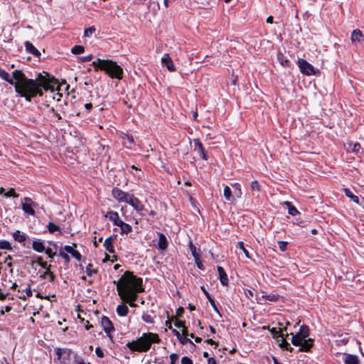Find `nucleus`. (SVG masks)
<instances>
[{
    "label": "nucleus",
    "mask_w": 364,
    "mask_h": 364,
    "mask_svg": "<svg viewBox=\"0 0 364 364\" xmlns=\"http://www.w3.org/2000/svg\"><path fill=\"white\" fill-rule=\"evenodd\" d=\"M262 298L264 299L265 300H268L269 301L275 302V301H277L279 300V294H265V295H262Z\"/></svg>",
    "instance_id": "36"
},
{
    "label": "nucleus",
    "mask_w": 364,
    "mask_h": 364,
    "mask_svg": "<svg viewBox=\"0 0 364 364\" xmlns=\"http://www.w3.org/2000/svg\"><path fill=\"white\" fill-rule=\"evenodd\" d=\"M141 318L142 320L147 323H154V318L153 317L149 315V314H143L142 316H141Z\"/></svg>",
    "instance_id": "46"
},
{
    "label": "nucleus",
    "mask_w": 364,
    "mask_h": 364,
    "mask_svg": "<svg viewBox=\"0 0 364 364\" xmlns=\"http://www.w3.org/2000/svg\"><path fill=\"white\" fill-rule=\"evenodd\" d=\"M159 235V241L157 248L161 251H164L167 249L168 247V240L166 237L164 233L158 232Z\"/></svg>",
    "instance_id": "17"
},
{
    "label": "nucleus",
    "mask_w": 364,
    "mask_h": 364,
    "mask_svg": "<svg viewBox=\"0 0 364 364\" xmlns=\"http://www.w3.org/2000/svg\"><path fill=\"white\" fill-rule=\"evenodd\" d=\"M24 202L21 204V208L24 211L25 213L30 215H35V210L34 208L38 207V203L36 202H33L31 198L28 197H25L23 198Z\"/></svg>",
    "instance_id": "9"
},
{
    "label": "nucleus",
    "mask_w": 364,
    "mask_h": 364,
    "mask_svg": "<svg viewBox=\"0 0 364 364\" xmlns=\"http://www.w3.org/2000/svg\"><path fill=\"white\" fill-rule=\"evenodd\" d=\"M117 238V235H113L109 237H107L105 242H104V247H105V249L109 252V253H114L115 252V250H114V247L113 245V240H115Z\"/></svg>",
    "instance_id": "18"
},
{
    "label": "nucleus",
    "mask_w": 364,
    "mask_h": 364,
    "mask_svg": "<svg viewBox=\"0 0 364 364\" xmlns=\"http://www.w3.org/2000/svg\"><path fill=\"white\" fill-rule=\"evenodd\" d=\"M105 217L109 218V220L113 223H115V222L119 218L118 213L113 210L108 211Z\"/></svg>",
    "instance_id": "34"
},
{
    "label": "nucleus",
    "mask_w": 364,
    "mask_h": 364,
    "mask_svg": "<svg viewBox=\"0 0 364 364\" xmlns=\"http://www.w3.org/2000/svg\"><path fill=\"white\" fill-rule=\"evenodd\" d=\"M171 364H176V362L178 360V355L176 353H172L170 355Z\"/></svg>",
    "instance_id": "60"
},
{
    "label": "nucleus",
    "mask_w": 364,
    "mask_h": 364,
    "mask_svg": "<svg viewBox=\"0 0 364 364\" xmlns=\"http://www.w3.org/2000/svg\"><path fill=\"white\" fill-rule=\"evenodd\" d=\"M224 186V197L227 200L233 202L235 200V198L232 196L230 188L226 185H225Z\"/></svg>",
    "instance_id": "32"
},
{
    "label": "nucleus",
    "mask_w": 364,
    "mask_h": 364,
    "mask_svg": "<svg viewBox=\"0 0 364 364\" xmlns=\"http://www.w3.org/2000/svg\"><path fill=\"white\" fill-rule=\"evenodd\" d=\"M343 193H345L346 197L350 198L354 203H355L357 204L359 203V198H358V197L357 196L354 195L349 188H345L343 189Z\"/></svg>",
    "instance_id": "28"
},
{
    "label": "nucleus",
    "mask_w": 364,
    "mask_h": 364,
    "mask_svg": "<svg viewBox=\"0 0 364 364\" xmlns=\"http://www.w3.org/2000/svg\"><path fill=\"white\" fill-rule=\"evenodd\" d=\"M15 74L18 80H23L21 97H24L28 102H31L33 98L37 96H43V90L53 92L55 90H60L64 85L65 86V90H68L70 87L65 80L59 83L58 80L50 75L48 73H39L35 80L27 78L22 71H16Z\"/></svg>",
    "instance_id": "1"
},
{
    "label": "nucleus",
    "mask_w": 364,
    "mask_h": 364,
    "mask_svg": "<svg viewBox=\"0 0 364 364\" xmlns=\"http://www.w3.org/2000/svg\"><path fill=\"white\" fill-rule=\"evenodd\" d=\"M190 250L191 251L192 255L195 259V261L199 260L200 255L196 252V247L191 242Z\"/></svg>",
    "instance_id": "45"
},
{
    "label": "nucleus",
    "mask_w": 364,
    "mask_h": 364,
    "mask_svg": "<svg viewBox=\"0 0 364 364\" xmlns=\"http://www.w3.org/2000/svg\"><path fill=\"white\" fill-rule=\"evenodd\" d=\"M174 325L177 328H183L185 326V321L181 320H176L174 322Z\"/></svg>",
    "instance_id": "61"
},
{
    "label": "nucleus",
    "mask_w": 364,
    "mask_h": 364,
    "mask_svg": "<svg viewBox=\"0 0 364 364\" xmlns=\"http://www.w3.org/2000/svg\"><path fill=\"white\" fill-rule=\"evenodd\" d=\"M100 323L101 326L104 331L105 332V333L107 334V337L110 340H112V333L114 331L115 329L112 321L107 316H103L101 318Z\"/></svg>",
    "instance_id": "8"
},
{
    "label": "nucleus",
    "mask_w": 364,
    "mask_h": 364,
    "mask_svg": "<svg viewBox=\"0 0 364 364\" xmlns=\"http://www.w3.org/2000/svg\"><path fill=\"white\" fill-rule=\"evenodd\" d=\"M45 274H48V276H49L50 282H54L55 276L50 270H49V269L46 270L45 272Z\"/></svg>",
    "instance_id": "57"
},
{
    "label": "nucleus",
    "mask_w": 364,
    "mask_h": 364,
    "mask_svg": "<svg viewBox=\"0 0 364 364\" xmlns=\"http://www.w3.org/2000/svg\"><path fill=\"white\" fill-rule=\"evenodd\" d=\"M162 65L166 67L168 71L173 72L176 70L175 65L168 53H166L161 58Z\"/></svg>",
    "instance_id": "13"
},
{
    "label": "nucleus",
    "mask_w": 364,
    "mask_h": 364,
    "mask_svg": "<svg viewBox=\"0 0 364 364\" xmlns=\"http://www.w3.org/2000/svg\"><path fill=\"white\" fill-rule=\"evenodd\" d=\"M47 228L50 233H54L56 231H59L60 234L61 233V232L60 231V227L52 222H50L48 224Z\"/></svg>",
    "instance_id": "39"
},
{
    "label": "nucleus",
    "mask_w": 364,
    "mask_h": 364,
    "mask_svg": "<svg viewBox=\"0 0 364 364\" xmlns=\"http://www.w3.org/2000/svg\"><path fill=\"white\" fill-rule=\"evenodd\" d=\"M74 358L75 362L77 363V364H87L83 360L82 358H80L77 353H75Z\"/></svg>",
    "instance_id": "55"
},
{
    "label": "nucleus",
    "mask_w": 364,
    "mask_h": 364,
    "mask_svg": "<svg viewBox=\"0 0 364 364\" xmlns=\"http://www.w3.org/2000/svg\"><path fill=\"white\" fill-rule=\"evenodd\" d=\"M85 52V47L80 45H75L71 49V53L75 55L80 54Z\"/></svg>",
    "instance_id": "38"
},
{
    "label": "nucleus",
    "mask_w": 364,
    "mask_h": 364,
    "mask_svg": "<svg viewBox=\"0 0 364 364\" xmlns=\"http://www.w3.org/2000/svg\"><path fill=\"white\" fill-rule=\"evenodd\" d=\"M40 266L43 268V269H46V270L48 269H50V265H48L47 262H41L40 264Z\"/></svg>",
    "instance_id": "64"
},
{
    "label": "nucleus",
    "mask_w": 364,
    "mask_h": 364,
    "mask_svg": "<svg viewBox=\"0 0 364 364\" xmlns=\"http://www.w3.org/2000/svg\"><path fill=\"white\" fill-rule=\"evenodd\" d=\"M277 60L283 67L291 68L292 65L290 60L281 52L277 54Z\"/></svg>",
    "instance_id": "23"
},
{
    "label": "nucleus",
    "mask_w": 364,
    "mask_h": 364,
    "mask_svg": "<svg viewBox=\"0 0 364 364\" xmlns=\"http://www.w3.org/2000/svg\"><path fill=\"white\" fill-rule=\"evenodd\" d=\"M303 339L307 338L309 336V328L306 325L300 326L299 331L297 333Z\"/></svg>",
    "instance_id": "29"
},
{
    "label": "nucleus",
    "mask_w": 364,
    "mask_h": 364,
    "mask_svg": "<svg viewBox=\"0 0 364 364\" xmlns=\"http://www.w3.org/2000/svg\"><path fill=\"white\" fill-rule=\"evenodd\" d=\"M194 151L205 161L208 159V156L204 149V146L199 139H194Z\"/></svg>",
    "instance_id": "12"
},
{
    "label": "nucleus",
    "mask_w": 364,
    "mask_h": 364,
    "mask_svg": "<svg viewBox=\"0 0 364 364\" xmlns=\"http://www.w3.org/2000/svg\"><path fill=\"white\" fill-rule=\"evenodd\" d=\"M13 237L14 239L20 242V243H23V242L26 241V235L24 234V233H22L21 231L19 230H16L14 233H13Z\"/></svg>",
    "instance_id": "27"
},
{
    "label": "nucleus",
    "mask_w": 364,
    "mask_h": 364,
    "mask_svg": "<svg viewBox=\"0 0 364 364\" xmlns=\"http://www.w3.org/2000/svg\"><path fill=\"white\" fill-rule=\"evenodd\" d=\"M297 65L301 73L306 75H316V70L314 67L308 63L306 60L299 58L297 60Z\"/></svg>",
    "instance_id": "6"
},
{
    "label": "nucleus",
    "mask_w": 364,
    "mask_h": 364,
    "mask_svg": "<svg viewBox=\"0 0 364 364\" xmlns=\"http://www.w3.org/2000/svg\"><path fill=\"white\" fill-rule=\"evenodd\" d=\"M26 50L34 55L35 57L39 58L41 56V52L28 41L24 43Z\"/></svg>",
    "instance_id": "19"
},
{
    "label": "nucleus",
    "mask_w": 364,
    "mask_h": 364,
    "mask_svg": "<svg viewBox=\"0 0 364 364\" xmlns=\"http://www.w3.org/2000/svg\"><path fill=\"white\" fill-rule=\"evenodd\" d=\"M251 188L252 191H259L260 190V186L259 183L257 181H253L251 183Z\"/></svg>",
    "instance_id": "53"
},
{
    "label": "nucleus",
    "mask_w": 364,
    "mask_h": 364,
    "mask_svg": "<svg viewBox=\"0 0 364 364\" xmlns=\"http://www.w3.org/2000/svg\"><path fill=\"white\" fill-rule=\"evenodd\" d=\"M178 340H179L180 343L182 345H185L186 343H189V344L195 346V345L193 343V341L190 338H187V336H186L181 335V337H179Z\"/></svg>",
    "instance_id": "43"
},
{
    "label": "nucleus",
    "mask_w": 364,
    "mask_h": 364,
    "mask_svg": "<svg viewBox=\"0 0 364 364\" xmlns=\"http://www.w3.org/2000/svg\"><path fill=\"white\" fill-rule=\"evenodd\" d=\"M141 291H124V294L123 295L122 297H120L122 300L125 301V300H127V301H135L137 298H138V296H137V293H141Z\"/></svg>",
    "instance_id": "22"
},
{
    "label": "nucleus",
    "mask_w": 364,
    "mask_h": 364,
    "mask_svg": "<svg viewBox=\"0 0 364 364\" xmlns=\"http://www.w3.org/2000/svg\"><path fill=\"white\" fill-rule=\"evenodd\" d=\"M32 248L38 252H43L46 249L43 242L40 239L33 241Z\"/></svg>",
    "instance_id": "24"
},
{
    "label": "nucleus",
    "mask_w": 364,
    "mask_h": 364,
    "mask_svg": "<svg viewBox=\"0 0 364 364\" xmlns=\"http://www.w3.org/2000/svg\"><path fill=\"white\" fill-rule=\"evenodd\" d=\"M4 196L6 198L9 197H14V198H18L19 194L16 193L15 191V189L13 188H11L4 193Z\"/></svg>",
    "instance_id": "41"
},
{
    "label": "nucleus",
    "mask_w": 364,
    "mask_h": 364,
    "mask_svg": "<svg viewBox=\"0 0 364 364\" xmlns=\"http://www.w3.org/2000/svg\"><path fill=\"white\" fill-rule=\"evenodd\" d=\"M112 195L118 201L128 203L133 194L124 192L118 188H114L112 191Z\"/></svg>",
    "instance_id": "10"
},
{
    "label": "nucleus",
    "mask_w": 364,
    "mask_h": 364,
    "mask_svg": "<svg viewBox=\"0 0 364 364\" xmlns=\"http://www.w3.org/2000/svg\"><path fill=\"white\" fill-rule=\"evenodd\" d=\"M95 31L96 28L95 26H90L87 28H85L84 31V36L86 37H90Z\"/></svg>",
    "instance_id": "48"
},
{
    "label": "nucleus",
    "mask_w": 364,
    "mask_h": 364,
    "mask_svg": "<svg viewBox=\"0 0 364 364\" xmlns=\"http://www.w3.org/2000/svg\"><path fill=\"white\" fill-rule=\"evenodd\" d=\"M279 248L282 252L287 250L288 242L286 241H278Z\"/></svg>",
    "instance_id": "50"
},
{
    "label": "nucleus",
    "mask_w": 364,
    "mask_h": 364,
    "mask_svg": "<svg viewBox=\"0 0 364 364\" xmlns=\"http://www.w3.org/2000/svg\"><path fill=\"white\" fill-rule=\"evenodd\" d=\"M284 205L287 206L288 213L292 216H295L299 214L298 210L292 205L291 202L286 201L284 202Z\"/></svg>",
    "instance_id": "33"
},
{
    "label": "nucleus",
    "mask_w": 364,
    "mask_h": 364,
    "mask_svg": "<svg viewBox=\"0 0 364 364\" xmlns=\"http://www.w3.org/2000/svg\"><path fill=\"white\" fill-rule=\"evenodd\" d=\"M59 256L61 257L62 258H63L66 263L70 262V258L69 255L67 253H65L64 251H63V250H60Z\"/></svg>",
    "instance_id": "49"
},
{
    "label": "nucleus",
    "mask_w": 364,
    "mask_h": 364,
    "mask_svg": "<svg viewBox=\"0 0 364 364\" xmlns=\"http://www.w3.org/2000/svg\"><path fill=\"white\" fill-rule=\"evenodd\" d=\"M55 353L58 356V360H60V364H65L66 360H68L72 355L74 356L75 353L71 349L67 348H55Z\"/></svg>",
    "instance_id": "7"
},
{
    "label": "nucleus",
    "mask_w": 364,
    "mask_h": 364,
    "mask_svg": "<svg viewBox=\"0 0 364 364\" xmlns=\"http://www.w3.org/2000/svg\"><path fill=\"white\" fill-rule=\"evenodd\" d=\"M50 112L53 113V114L57 117V119H58V120H60V119H62V117H61L60 114L59 113H58V112L55 110V109H54L53 107H51V108L50 109Z\"/></svg>",
    "instance_id": "63"
},
{
    "label": "nucleus",
    "mask_w": 364,
    "mask_h": 364,
    "mask_svg": "<svg viewBox=\"0 0 364 364\" xmlns=\"http://www.w3.org/2000/svg\"><path fill=\"white\" fill-rule=\"evenodd\" d=\"M231 186L235 188V193L237 198H240L242 193L240 185L238 183H232Z\"/></svg>",
    "instance_id": "40"
},
{
    "label": "nucleus",
    "mask_w": 364,
    "mask_h": 364,
    "mask_svg": "<svg viewBox=\"0 0 364 364\" xmlns=\"http://www.w3.org/2000/svg\"><path fill=\"white\" fill-rule=\"evenodd\" d=\"M132 231V228L130 225L124 223L121 227H120V234H128Z\"/></svg>",
    "instance_id": "37"
},
{
    "label": "nucleus",
    "mask_w": 364,
    "mask_h": 364,
    "mask_svg": "<svg viewBox=\"0 0 364 364\" xmlns=\"http://www.w3.org/2000/svg\"><path fill=\"white\" fill-rule=\"evenodd\" d=\"M217 269L219 274V279L221 284L224 287L228 286L229 280L225 269L221 266H218Z\"/></svg>",
    "instance_id": "16"
},
{
    "label": "nucleus",
    "mask_w": 364,
    "mask_h": 364,
    "mask_svg": "<svg viewBox=\"0 0 364 364\" xmlns=\"http://www.w3.org/2000/svg\"><path fill=\"white\" fill-rule=\"evenodd\" d=\"M95 353L98 358H102L105 357L104 352L100 347H97L95 349Z\"/></svg>",
    "instance_id": "56"
},
{
    "label": "nucleus",
    "mask_w": 364,
    "mask_h": 364,
    "mask_svg": "<svg viewBox=\"0 0 364 364\" xmlns=\"http://www.w3.org/2000/svg\"><path fill=\"white\" fill-rule=\"evenodd\" d=\"M77 247V245L75 243H73V246H70V245H65L64 247H63V250L67 252V253H69V254H72L73 252L75 250L74 247Z\"/></svg>",
    "instance_id": "51"
},
{
    "label": "nucleus",
    "mask_w": 364,
    "mask_h": 364,
    "mask_svg": "<svg viewBox=\"0 0 364 364\" xmlns=\"http://www.w3.org/2000/svg\"><path fill=\"white\" fill-rule=\"evenodd\" d=\"M79 58L81 62H89L93 58V55L92 54H90L87 56L80 57Z\"/></svg>",
    "instance_id": "58"
},
{
    "label": "nucleus",
    "mask_w": 364,
    "mask_h": 364,
    "mask_svg": "<svg viewBox=\"0 0 364 364\" xmlns=\"http://www.w3.org/2000/svg\"><path fill=\"white\" fill-rule=\"evenodd\" d=\"M181 364H193V361L190 358L183 356L181 358Z\"/></svg>",
    "instance_id": "59"
},
{
    "label": "nucleus",
    "mask_w": 364,
    "mask_h": 364,
    "mask_svg": "<svg viewBox=\"0 0 364 364\" xmlns=\"http://www.w3.org/2000/svg\"><path fill=\"white\" fill-rule=\"evenodd\" d=\"M160 338L156 333H144L142 336L135 341L128 342L126 346L132 352H147L152 343H159Z\"/></svg>",
    "instance_id": "3"
},
{
    "label": "nucleus",
    "mask_w": 364,
    "mask_h": 364,
    "mask_svg": "<svg viewBox=\"0 0 364 364\" xmlns=\"http://www.w3.org/2000/svg\"><path fill=\"white\" fill-rule=\"evenodd\" d=\"M244 252L245 257L248 259H251L250 253L248 250L245 247V245L243 242H239L237 245Z\"/></svg>",
    "instance_id": "47"
},
{
    "label": "nucleus",
    "mask_w": 364,
    "mask_h": 364,
    "mask_svg": "<svg viewBox=\"0 0 364 364\" xmlns=\"http://www.w3.org/2000/svg\"><path fill=\"white\" fill-rule=\"evenodd\" d=\"M116 311L118 316H126L129 313V308L126 304H121L117 306Z\"/></svg>",
    "instance_id": "26"
},
{
    "label": "nucleus",
    "mask_w": 364,
    "mask_h": 364,
    "mask_svg": "<svg viewBox=\"0 0 364 364\" xmlns=\"http://www.w3.org/2000/svg\"><path fill=\"white\" fill-rule=\"evenodd\" d=\"M267 328L272 336V337L276 339L277 342H279V331L276 328H270L269 326H267Z\"/></svg>",
    "instance_id": "35"
},
{
    "label": "nucleus",
    "mask_w": 364,
    "mask_h": 364,
    "mask_svg": "<svg viewBox=\"0 0 364 364\" xmlns=\"http://www.w3.org/2000/svg\"><path fill=\"white\" fill-rule=\"evenodd\" d=\"M71 255L75 258L77 261L80 262L81 259H82V255L81 254L76 250H75L73 253L71 254Z\"/></svg>",
    "instance_id": "54"
},
{
    "label": "nucleus",
    "mask_w": 364,
    "mask_h": 364,
    "mask_svg": "<svg viewBox=\"0 0 364 364\" xmlns=\"http://www.w3.org/2000/svg\"><path fill=\"white\" fill-rule=\"evenodd\" d=\"M128 204L134 208L141 216L144 215L143 213L145 210L144 205L141 203L139 198H136L134 195L132 196L131 198L128 201Z\"/></svg>",
    "instance_id": "11"
},
{
    "label": "nucleus",
    "mask_w": 364,
    "mask_h": 364,
    "mask_svg": "<svg viewBox=\"0 0 364 364\" xmlns=\"http://www.w3.org/2000/svg\"><path fill=\"white\" fill-rule=\"evenodd\" d=\"M201 289L203 291L204 294L205 295L206 298L208 299V301L210 303L213 310L221 317L222 315L220 314V312L215 304L214 299L211 296V295L205 289L204 287H201Z\"/></svg>",
    "instance_id": "21"
},
{
    "label": "nucleus",
    "mask_w": 364,
    "mask_h": 364,
    "mask_svg": "<svg viewBox=\"0 0 364 364\" xmlns=\"http://www.w3.org/2000/svg\"><path fill=\"white\" fill-rule=\"evenodd\" d=\"M346 150L348 152H351L355 154H358L360 150L363 151L360 143L353 141H348L347 143Z\"/></svg>",
    "instance_id": "15"
},
{
    "label": "nucleus",
    "mask_w": 364,
    "mask_h": 364,
    "mask_svg": "<svg viewBox=\"0 0 364 364\" xmlns=\"http://www.w3.org/2000/svg\"><path fill=\"white\" fill-rule=\"evenodd\" d=\"M23 292H25L27 296H31L33 295L30 285H28L25 289H23Z\"/></svg>",
    "instance_id": "62"
},
{
    "label": "nucleus",
    "mask_w": 364,
    "mask_h": 364,
    "mask_svg": "<svg viewBox=\"0 0 364 364\" xmlns=\"http://www.w3.org/2000/svg\"><path fill=\"white\" fill-rule=\"evenodd\" d=\"M0 249L11 250L12 247H11V244L9 243V242H8L6 240H0Z\"/></svg>",
    "instance_id": "42"
},
{
    "label": "nucleus",
    "mask_w": 364,
    "mask_h": 364,
    "mask_svg": "<svg viewBox=\"0 0 364 364\" xmlns=\"http://www.w3.org/2000/svg\"><path fill=\"white\" fill-rule=\"evenodd\" d=\"M292 337L291 338V342L294 346H299L303 341V338L296 333V334H294L293 333H290Z\"/></svg>",
    "instance_id": "31"
},
{
    "label": "nucleus",
    "mask_w": 364,
    "mask_h": 364,
    "mask_svg": "<svg viewBox=\"0 0 364 364\" xmlns=\"http://www.w3.org/2000/svg\"><path fill=\"white\" fill-rule=\"evenodd\" d=\"M85 272H86L87 276L92 277L93 274L97 273V270L92 269V264H89L87 266V267H86Z\"/></svg>",
    "instance_id": "44"
},
{
    "label": "nucleus",
    "mask_w": 364,
    "mask_h": 364,
    "mask_svg": "<svg viewBox=\"0 0 364 364\" xmlns=\"http://www.w3.org/2000/svg\"><path fill=\"white\" fill-rule=\"evenodd\" d=\"M117 285V291L122 297L126 291H144L143 279L134 274L133 272L126 271L118 281H114Z\"/></svg>",
    "instance_id": "2"
},
{
    "label": "nucleus",
    "mask_w": 364,
    "mask_h": 364,
    "mask_svg": "<svg viewBox=\"0 0 364 364\" xmlns=\"http://www.w3.org/2000/svg\"><path fill=\"white\" fill-rule=\"evenodd\" d=\"M279 348L282 350H287L290 353L294 351V348L291 347L290 344L285 341V338L284 337V333L280 334L279 342H277Z\"/></svg>",
    "instance_id": "20"
},
{
    "label": "nucleus",
    "mask_w": 364,
    "mask_h": 364,
    "mask_svg": "<svg viewBox=\"0 0 364 364\" xmlns=\"http://www.w3.org/2000/svg\"><path fill=\"white\" fill-rule=\"evenodd\" d=\"M363 37V33L358 30L355 29L353 31L351 34V41L352 42H360L361 38Z\"/></svg>",
    "instance_id": "30"
},
{
    "label": "nucleus",
    "mask_w": 364,
    "mask_h": 364,
    "mask_svg": "<svg viewBox=\"0 0 364 364\" xmlns=\"http://www.w3.org/2000/svg\"><path fill=\"white\" fill-rule=\"evenodd\" d=\"M16 71H21V70H16L12 73V77L6 70L0 68V77L7 82L11 85H13L15 89V92L18 96L21 97V92H23V80H18L17 75L15 74Z\"/></svg>",
    "instance_id": "5"
},
{
    "label": "nucleus",
    "mask_w": 364,
    "mask_h": 364,
    "mask_svg": "<svg viewBox=\"0 0 364 364\" xmlns=\"http://www.w3.org/2000/svg\"><path fill=\"white\" fill-rule=\"evenodd\" d=\"M314 340L312 338H305L299 346V352H309L314 346Z\"/></svg>",
    "instance_id": "14"
},
{
    "label": "nucleus",
    "mask_w": 364,
    "mask_h": 364,
    "mask_svg": "<svg viewBox=\"0 0 364 364\" xmlns=\"http://www.w3.org/2000/svg\"><path fill=\"white\" fill-rule=\"evenodd\" d=\"M345 364H360L358 358L352 354H346V357L343 359Z\"/></svg>",
    "instance_id": "25"
},
{
    "label": "nucleus",
    "mask_w": 364,
    "mask_h": 364,
    "mask_svg": "<svg viewBox=\"0 0 364 364\" xmlns=\"http://www.w3.org/2000/svg\"><path fill=\"white\" fill-rule=\"evenodd\" d=\"M95 70L105 71L110 77L120 80L123 76V69L112 60L97 58L91 64Z\"/></svg>",
    "instance_id": "4"
},
{
    "label": "nucleus",
    "mask_w": 364,
    "mask_h": 364,
    "mask_svg": "<svg viewBox=\"0 0 364 364\" xmlns=\"http://www.w3.org/2000/svg\"><path fill=\"white\" fill-rule=\"evenodd\" d=\"M44 252L48 255V257L51 259L54 258V256L56 254L55 252L53 251V250L50 247L46 248Z\"/></svg>",
    "instance_id": "52"
}]
</instances>
